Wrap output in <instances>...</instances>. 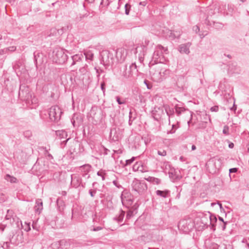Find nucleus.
Here are the masks:
<instances>
[{"label":"nucleus","instance_id":"nucleus-1","mask_svg":"<svg viewBox=\"0 0 249 249\" xmlns=\"http://www.w3.org/2000/svg\"><path fill=\"white\" fill-rule=\"evenodd\" d=\"M168 53L167 47H164L161 45H157L153 53L151 61L149 62L150 67L153 66L155 64H163L166 61V54Z\"/></svg>","mask_w":249,"mask_h":249},{"label":"nucleus","instance_id":"nucleus-2","mask_svg":"<svg viewBox=\"0 0 249 249\" xmlns=\"http://www.w3.org/2000/svg\"><path fill=\"white\" fill-rule=\"evenodd\" d=\"M53 61L61 64L65 63L68 59V56L64 50L62 49H55L53 51Z\"/></svg>","mask_w":249,"mask_h":249},{"label":"nucleus","instance_id":"nucleus-3","mask_svg":"<svg viewBox=\"0 0 249 249\" xmlns=\"http://www.w3.org/2000/svg\"><path fill=\"white\" fill-rule=\"evenodd\" d=\"M62 112L58 106H53L50 108L49 111V118L51 121L58 122L61 118Z\"/></svg>","mask_w":249,"mask_h":249},{"label":"nucleus","instance_id":"nucleus-4","mask_svg":"<svg viewBox=\"0 0 249 249\" xmlns=\"http://www.w3.org/2000/svg\"><path fill=\"white\" fill-rule=\"evenodd\" d=\"M195 224L190 220L182 219L180 220L178 224V228L182 230L184 232H188L190 231Z\"/></svg>","mask_w":249,"mask_h":249},{"label":"nucleus","instance_id":"nucleus-5","mask_svg":"<svg viewBox=\"0 0 249 249\" xmlns=\"http://www.w3.org/2000/svg\"><path fill=\"white\" fill-rule=\"evenodd\" d=\"M18 95L22 100L25 101L29 100L32 97L29 89L25 86L20 87Z\"/></svg>","mask_w":249,"mask_h":249},{"label":"nucleus","instance_id":"nucleus-6","mask_svg":"<svg viewBox=\"0 0 249 249\" xmlns=\"http://www.w3.org/2000/svg\"><path fill=\"white\" fill-rule=\"evenodd\" d=\"M164 105L160 107L156 106L151 112L152 116L155 120L158 121L161 118L163 115H164Z\"/></svg>","mask_w":249,"mask_h":249},{"label":"nucleus","instance_id":"nucleus-7","mask_svg":"<svg viewBox=\"0 0 249 249\" xmlns=\"http://www.w3.org/2000/svg\"><path fill=\"white\" fill-rule=\"evenodd\" d=\"M208 218L209 214H206L205 215L202 216L200 219V223L201 225H200V226H198V223H197L195 225L196 228L197 229L198 231H202L208 228V227L209 226Z\"/></svg>","mask_w":249,"mask_h":249},{"label":"nucleus","instance_id":"nucleus-8","mask_svg":"<svg viewBox=\"0 0 249 249\" xmlns=\"http://www.w3.org/2000/svg\"><path fill=\"white\" fill-rule=\"evenodd\" d=\"M127 54V50L124 48H118L116 52V56L120 62H123Z\"/></svg>","mask_w":249,"mask_h":249},{"label":"nucleus","instance_id":"nucleus-9","mask_svg":"<svg viewBox=\"0 0 249 249\" xmlns=\"http://www.w3.org/2000/svg\"><path fill=\"white\" fill-rule=\"evenodd\" d=\"M132 194L136 196H139L140 192V181L135 178L132 183Z\"/></svg>","mask_w":249,"mask_h":249},{"label":"nucleus","instance_id":"nucleus-10","mask_svg":"<svg viewBox=\"0 0 249 249\" xmlns=\"http://www.w3.org/2000/svg\"><path fill=\"white\" fill-rule=\"evenodd\" d=\"M129 69L131 72V79L134 80L137 79L139 75V72L136 64L135 63H132L129 66Z\"/></svg>","mask_w":249,"mask_h":249},{"label":"nucleus","instance_id":"nucleus-11","mask_svg":"<svg viewBox=\"0 0 249 249\" xmlns=\"http://www.w3.org/2000/svg\"><path fill=\"white\" fill-rule=\"evenodd\" d=\"M175 112L178 116H179L183 113H188L192 116L191 111L184 107H180L178 105H176L174 107Z\"/></svg>","mask_w":249,"mask_h":249},{"label":"nucleus","instance_id":"nucleus-12","mask_svg":"<svg viewBox=\"0 0 249 249\" xmlns=\"http://www.w3.org/2000/svg\"><path fill=\"white\" fill-rule=\"evenodd\" d=\"M191 45V43L188 42L185 44H182L178 47V51L181 53H185L188 54L190 53V47Z\"/></svg>","mask_w":249,"mask_h":249},{"label":"nucleus","instance_id":"nucleus-13","mask_svg":"<svg viewBox=\"0 0 249 249\" xmlns=\"http://www.w3.org/2000/svg\"><path fill=\"white\" fill-rule=\"evenodd\" d=\"M164 110L165 111L166 114L169 117V124L170 123V119L174 117L175 110L174 108H170L167 105H164Z\"/></svg>","mask_w":249,"mask_h":249},{"label":"nucleus","instance_id":"nucleus-14","mask_svg":"<svg viewBox=\"0 0 249 249\" xmlns=\"http://www.w3.org/2000/svg\"><path fill=\"white\" fill-rule=\"evenodd\" d=\"M181 35V31L169 30L168 32V37L172 40L178 38Z\"/></svg>","mask_w":249,"mask_h":249},{"label":"nucleus","instance_id":"nucleus-15","mask_svg":"<svg viewBox=\"0 0 249 249\" xmlns=\"http://www.w3.org/2000/svg\"><path fill=\"white\" fill-rule=\"evenodd\" d=\"M209 226L211 225L212 229L213 231L215 230V223L217 221V218L215 215H212L211 213H209Z\"/></svg>","mask_w":249,"mask_h":249},{"label":"nucleus","instance_id":"nucleus-16","mask_svg":"<svg viewBox=\"0 0 249 249\" xmlns=\"http://www.w3.org/2000/svg\"><path fill=\"white\" fill-rule=\"evenodd\" d=\"M109 53L107 51H103L101 53L102 61L104 63L108 64L109 63Z\"/></svg>","mask_w":249,"mask_h":249},{"label":"nucleus","instance_id":"nucleus-17","mask_svg":"<svg viewBox=\"0 0 249 249\" xmlns=\"http://www.w3.org/2000/svg\"><path fill=\"white\" fill-rule=\"evenodd\" d=\"M35 211L36 213L40 214L43 209V203L41 200L36 201V205L34 207Z\"/></svg>","mask_w":249,"mask_h":249},{"label":"nucleus","instance_id":"nucleus-18","mask_svg":"<svg viewBox=\"0 0 249 249\" xmlns=\"http://www.w3.org/2000/svg\"><path fill=\"white\" fill-rule=\"evenodd\" d=\"M83 57V55L81 53L76 54L75 55H73L71 57L72 60V63L71 64V66L75 65L77 62H79V61H81Z\"/></svg>","mask_w":249,"mask_h":249},{"label":"nucleus","instance_id":"nucleus-19","mask_svg":"<svg viewBox=\"0 0 249 249\" xmlns=\"http://www.w3.org/2000/svg\"><path fill=\"white\" fill-rule=\"evenodd\" d=\"M170 191L169 190H166L164 191L161 190H157L156 191L157 195L160 196L161 197L166 198L169 195Z\"/></svg>","mask_w":249,"mask_h":249},{"label":"nucleus","instance_id":"nucleus-20","mask_svg":"<svg viewBox=\"0 0 249 249\" xmlns=\"http://www.w3.org/2000/svg\"><path fill=\"white\" fill-rule=\"evenodd\" d=\"M158 68H160V71H159L158 72L161 77L166 76L170 74V71L169 70L165 68H162L160 66H158Z\"/></svg>","mask_w":249,"mask_h":249},{"label":"nucleus","instance_id":"nucleus-21","mask_svg":"<svg viewBox=\"0 0 249 249\" xmlns=\"http://www.w3.org/2000/svg\"><path fill=\"white\" fill-rule=\"evenodd\" d=\"M122 75L125 78H131V72L130 69L127 71L126 66L125 65L123 68V71L122 73Z\"/></svg>","mask_w":249,"mask_h":249},{"label":"nucleus","instance_id":"nucleus-22","mask_svg":"<svg viewBox=\"0 0 249 249\" xmlns=\"http://www.w3.org/2000/svg\"><path fill=\"white\" fill-rule=\"evenodd\" d=\"M4 179L6 180L7 181H9L12 183H17L18 180L17 178L13 176H11L9 174H7L4 177Z\"/></svg>","mask_w":249,"mask_h":249},{"label":"nucleus","instance_id":"nucleus-23","mask_svg":"<svg viewBox=\"0 0 249 249\" xmlns=\"http://www.w3.org/2000/svg\"><path fill=\"white\" fill-rule=\"evenodd\" d=\"M149 42H149V40H145V41H144V44H143L142 45H141V48L142 50V52H143V55H145L144 53H146L147 51L149 49L148 45H149Z\"/></svg>","mask_w":249,"mask_h":249},{"label":"nucleus","instance_id":"nucleus-24","mask_svg":"<svg viewBox=\"0 0 249 249\" xmlns=\"http://www.w3.org/2000/svg\"><path fill=\"white\" fill-rule=\"evenodd\" d=\"M84 55H85V57L86 59L89 60H92L93 57H94V54L92 52V51L89 50L86 51L84 53Z\"/></svg>","mask_w":249,"mask_h":249},{"label":"nucleus","instance_id":"nucleus-25","mask_svg":"<svg viewBox=\"0 0 249 249\" xmlns=\"http://www.w3.org/2000/svg\"><path fill=\"white\" fill-rule=\"evenodd\" d=\"M135 207V209L132 211H129L126 216V218L127 219L130 218L131 216L133 214V213H137V211H136V209L139 207V205L136 204L133 206V208Z\"/></svg>","mask_w":249,"mask_h":249},{"label":"nucleus","instance_id":"nucleus-26","mask_svg":"<svg viewBox=\"0 0 249 249\" xmlns=\"http://www.w3.org/2000/svg\"><path fill=\"white\" fill-rule=\"evenodd\" d=\"M14 212L12 210H8L7 211V214L5 216V219L6 220H11V219H13V220H14Z\"/></svg>","mask_w":249,"mask_h":249},{"label":"nucleus","instance_id":"nucleus-27","mask_svg":"<svg viewBox=\"0 0 249 249\" xmlns=\"http://www.w3.org/2000/svg\"><path fill=\"white\" fill-rule=\"evenodd\" d=\"M125 214V212L121 210L120 211V213L118 215V216H116L114 218V219L118 221V222H121L123 221L124 216Z\"/></svg>","mask_w":249,"mask_h":249},{"label":"nucleus","instance_id":"nucleus-28","mask_svg":"<svg viewBox=\"0 0 249 249\" xmlns=\"http://www.w3.org/2000/svg\"><path fill=\"white\" fill-rule=\"evenodd\" d=\"M56 135L59 137L60 139L64 138L65 136H67V133L64 130H58L56 131Z\"/></svg>","mask_w":249,"mask_h":249},{"label":"nucleus","instance_id":"nucleus-29","mask_svg":"<svg viewBox=\"0 0 249 249\" xmlns=\"http://www.w3.org/2000/svg\"><path fill=\"white\" fill-rule=\"evenodd\" d=\"M66 244H68L66 240H61L56 243V245L58 244L59 246V247H58V248H60L61 249H63L65 248Z\"/></svg>","mask_w":249,"mask_h":249},{"label":"nucleus","instance_id":"nucleus-30","mask_svg":"<svg viewBox=\"0 0 249 249\" xmlns=\"http://www.w3.org/2000/svg\"><path fill=\"white\" fill-rule=\"evenodd\" d=\"M91 166L89 164H85L81 167V170L84 172H89L90 170Z\"/></svg>","mask_w":249,"mask_h":249},{"label":"nucleus","instance_id":"nucleus-31","mask_svg":"<svg viewBox=\"0 0 249 249\" xmlns=\"http://www.w3.org/2000/svg\"><path fill=\"white\" fill-rule=\"evenodd\" d=\"M178 127V126L176 124H173L172 125V128L170 130L168 131L167 133L170 134H174L175 133L176 130Z\"/></svg>","mask_w":249,"mask_h":249},{"label":"nucleus","instance_id":"nucleus-32","mask_svg":"<svg viewBox=\"0 0 249 249\" xmlns=\"http://www.w3.org/2000/svg\"><path fill=\"white\" fill-rule=\"evenodd\" d=\"M22 229L26 231H28L31 230L30 223L25 222L24 224L22 225Z\"/></svg>","mask_w":249,"mask_h":249},{"label":"nucleus","instance_id":"nucleus-33","mask_svg":"<svg viewBox=\"0 0 249 249\" xmlns=\"http://www.w3.org/2000/svg\"><path fill=\"white\" fill-rule=\"evenodd\" d=\"M110 3L109 0H102L100 3V6L104 7L109 5Z\"/></svg>","mask_w":249,"mask_h":249},{"label":"nucleus","instance_id":"nucleus-34","mask_svg":"<svg viewBox=\"0 0 249 249\" xmlns=\"http://www.w3.org/2000/svg\"><path fill=\"white\" fill-rule=\"evenodd\" d=\"M140 167V163L136 162L135 164L133 166L132 170L134 172L138 171L139 168Z\"/></svg>","mask_w":249,"mask_h":249},{"label":"nucleus","instance_id":"nucleus-35","mask_svg":"<svg viewBox=\"0 0 249 249\" xmlns=\"http://www.w3.org/2000/svg\"><path fill=\"white\" fill-rule=\"evenodd\" d=\"M44 81L43 79H39L38 80L36 86L38 88H42L44 84Z\"/></svg>","mask_w":249,"mask_h":249},{"label":"nucleus","instance_id":"nucleus-36","mask_svg":"<svg viewBox=\"0 0 249 249\" xmlns=\"http://www.w3.org/2000/svg\"><path fill=\"white\" fill-rule=\"evenodd\" d=\"M222 132L225 135H229L230 134L229 127L227 125H224Z\"/></svg>","mask_w":249,"mask_h":249},{"label":"nucleus","instance_id":"nucleus-37","mask_svg":"<svg viewBox=\"0 0 249 249\" xmlns=\"http://www.w3.org/2000/svg\"><path fill=\"white\" fill-rule=\"evenodd\" d=\"M237 171H238V168H232L230 169V170H229V176H230L231 179V173H236L237 172Z\"/></svg>","mask_w":249,"mask_h":249},{"label":"nucleus","instance_id":"nucleus-38","mask_svg":"<svg viewBox=\"0 0 249 249\" xmlns=\"http://www.w3.org/2000/svg\"><path fill=\"white\" fill-rule=\"evenodd\" d=\"M130 9V5L129 4L126 3L125 5V13L126 15H128L129 14Z\"/></svg>","mask_w":249,"mask_h":249},{"label":"nucleus","instance_id":"nucleus-39","mask_svg":"<svg viewBox=\"0 0 249 249\" xmlns=\"http://www.w3.org/2000/svg\"><path fill=\"white\" fill-rule=\"evenodd\" d=\"M144 84L146 86L148 89H151L152 87L151 83L147 80H144Z\"/></svg>","mask_w":249,"mask_h":249},{"label":"nucleus","instance_id":"nucleus-40","mask_svg":"<svg viewBox=\"0 0 249 249\" xmlns=\"http://www.w3.org/2000/svg\"><path fill=\"white\" fill-rule=\"evenodd\" d=\"M24 135L25 137L29 138L32 136V132L29 130L26 131L24 132Z\"/></svg>","mask_w":249,"mask_h":249},{"label":"nucleus","instance_id":"nucleus-41","mask_svg":"<svg viewBox=\"0 0 249 249\" xmlns=\"http://www.w3.org/2000/svg\"><path fill=\"white\" fill-rule=\"evenodd\" d=\"M116 101L119 105L124 104L125 103V101L124 100H121V98L119 96L116 97Z\"/></svg>","mask_w":249,"mask_h":249},{"label":"nucleus","instance_id":"nucleus-42","mask_svg":"<svg viewBox=\"0 0 249 249\" xmlns=\"http://www.w3.org/2000/svg\"><path fill=\"white\" fill-rule=\"evenodd\" d=\"M103 229V228L101 226H98V227H93L92 229H90V231H96L101 230Z\"/></svg>","mask_w":249,"mask_h":249},{"label":"nucleus","instance_id":"nucleus-43","mask_svg":"<svg viewBox=\"0 0 249 249\" xmlns=\"http://www.w3.org/2000/svg\"><path fill=\"white\" fill-rule=\"evenodd\" d=\"M218 109L219 107L217 106H213L210 108L211 111L212 112H217Z\"/></svg>","mask_w":249,"mask_h":249},{"label":"nucleus","instance_id":"nucleus-44","mask_svg":"<svg viewBox=\"0 0 249 249\" xmlns=\"http://www.w3.org/2000/svg\"><path fill=\"white\" fill-rule=\"evenodd\" d=\"M158 153L159 155L160 156H165L166 155V151L163 150H159L158 151Z\"/></svg>","mask_w":249,"mask_h":249},{"label":"nucleus","instance_id":"nucleus-45","mask_svg":"<svg viewBox=\"0 0 249 249\" xmlns=\"http://www.w3.org/2000/svg\"><path fill=\"white\" fill-rule=\"evenodd\" d=\"M219 246L214 243H212L210 249H218Z\"/></svg>","mask_w":249,"mask_h":249},{"label":"nucleus","instance_id":"nucleus-46","mask_svg":"<svg viewBox=\"0 0 249 249\" xmlns=\"http://www.w3.org/2000/svg\"><path fill=\"white\" fill-rule=\"evenodd\" d=\"M7 48V50L8 51V52H14L15 51H16V46H11V47H8V48Z\"/></svg>","mask_w":249,"mask_h":249},{"label":"nucleus","instance_id":"nucleus-47","mask_svg":"<svg viewBox=\"0 0 249 249\" xmlns=\"http://www.w3.org/2000/svg\"><path fill=\"white\" fill-rule=\"evenodd\" d=\"M89 193L91 197H94L96 193V190H89Z\"/></svg>","mask_w":249,"mask_h":249},{"label":"nucleus","instance_id":"nucleus-48","mask_svg":"<svg viewBox=\"0 0 249 249\" xmlns=\"http://www.w3.org/2000/svg\"><path fill=\"white\" fill-rule=\"evenodd\" d=\"M135 159V157H132L131 159L127 160H126V165H128L131 164L133 161H134Z\"/></svg>","mask_w":249,"mask_h":249},{"label":"nucleus","instance_id":"nucleus-49","mask_svg":"<svg viewBox=\"0 0 249 249\" xmlns=\"http://www.w3.org/2000/svg\"><path fill=\"white\" fill-rule=\"evenodd\" d=\"M9 245L8 242H4L3 245L1 246L2 249H7L9 247Z\"/></svg>","mask_w":249,"mask_h":249},{"label":"nucleus","instance_id":"nucleus-50","mask_svg":"<svg viewBox=\"0 0 249 249\" xmlns=\"http://www.w3.org/2000/svg\"><path fill=\"white\" fill-rule=\"evenodd\" d=\"M8 53V51H7L6 48L0 50V54H5V53Z\"/></svg>","mask_w":249,"mask_h":249},{"label":"nucleus","instance_id":"nucleus-51","mask_svg":"<svg viewBox=\"0 0 249 249\" xmlns=\"http://www.w3.org/2000/svg\"><path fill=\"white\" fill-rule=\"evenodd\" d=\"M226 141H227V142H228V143H229V145H228V146H229V147L230 148H231H231H233L234 147V143H233V142H230V141H229V140H226Z\"/></svg>","mask_w":249,"mask_h":249},{"label":"nucleus","instance_id":"nucleus-52","mask_svg":"<svg viewBox=\"0 0 249 249\" xmlns=\"http://www.w3.org/2000/svg\"><path fill=\"white\" fill-rule=\"evenodd\" d=\"M97 174L98 176H101L102 177L103 180L105 179L104 174L102 172L99 171L97 172Z\"/></svg>","mask_w":249,"mask_h":249},{"label":"nucleus","instance_id":"nucleus-53","mask_svg":"<svg viewBox=\"0 0 249 249\" xmlns=\"http://www.w3.org/2000/svg\"><path fill=\"white\" fill-rule=\"evenodd\" d=\"M193 30L194 32L197 33L199 31V27L197 25L193 27Z\"/></svg>","mask_w":249,"mask_h":249},{"label":"nucleus","instance_id":"nucleus-54","mask_svg":"<svg viewBox=\"0 0 249 249\" xmlns=\"http://www.w3.org/2000/svg\"><path fill=\"white\" fill-rule=\"evenodd\" d=\"M242 242L243 243H245L248 248H249V242L248 241L247 239L244 238L242 240Z\"/></svg>","mask_w":249,"mask_h":249},{"label":"nucleus","instance_id":"nucleus-55","mask_svg":"<svg viewBox=\"0 0 249 249\" xmlns=\"http://www.w3.org/2000/svg\"><path fill=\"white\" fill-rule=\"evenodd\" d=\"M113 183L115 186H116L118 188H119L121 187V186L120 184H119L117 180H114L113 181Z\"/></svg>","mask_w":249,"mask_h":249},{"label":"nucleus","instance_id":"nucleus-56","mask_svg":"<svg viewBox=\"0 0 249 249\" xmlns=\"http://www.w3.org/2000/svg\"><path fill=\"white\" fill-rule=\"evenodd\" d=\"M227 223V222H224V223H223V225L222 226V229L223 231L225 230Z\"/></svg>","mask_w":249,"mask_h":249},{"label":"nucleus","instance_id":"nucleus-57","mask_svg":"<svg viewBox=\"0 0 249 249\" xmlns=\"http://www.w3.org/2000/svg\"><path fill=\"white\" fill-rule=\"evenodd\" d=\"M105 83H102L101 84V89H102V90H103V92H104L105 90Z\"/></svg>","mask_w":249,"mask_h":249},{"label":"nucleus","instance_id":"nucleus-58","mask_svg":"<svg viewBox=\"0 0 249 249\" xmlns=\"http://www.w3.org/2000/svg\"><path fill=\"white\" fill-rule=\"evenodd\" d=\"M231 110H234V111H235L236 110V106H235V105L234 104H233V106H232V107H231Z\"/></svg>","mask_w":249,"mask_h":249},{"label":"nucleus","instance_id":"nucleus-59","mask_svg":"<svg viewBox=\"0 0 249 249\" xmlns=\"http://www.w3.org/2000/svg\"><path fill=\"white\" fill-rule=\"evenodd\" d=\"M218 204L219 206V208H220V211H224V208L222 207V204L219 203V202H218Z\"/></svg>","mask_w":249,"mask_h":249},{"label":"nucleus","instance_id":"nucleus-60","mask_svg":"<svg viewBox=\"0 0 249 249\" xmlns=\"http://www.w3.org/2000/svg\"><path fill=\"white\" fill-rule=\"evenodd\" d=\"M121 200H122V204L123 205H124V201H125V200H124V199L123 197V194H122V195H121Z\"/></svg>","mask_w":249,"mask_h":249},{"label":"nucleus","instance_id":"nucleus-61","mask_svg":"<svg viewBox=\"0 0 249 249\" xmlns=\"http://www.w3.org/2000/svg\"><path fill=\"white\" fill-rule=\"evenodd\" d=\"M218 219H219V221H220L222 222L223 223H224V222H225V221H224L223 218L222 217L219 216Z\"/></svg>","mask_w":249,"mask_h":249},{"label":"nucleus","instance_id":"nucleus-62","mask_svg":"<svg viewBox=\"0 0 249 249\" xmlns=\"http://www.w3.org/2000/svg\"><path fill=\"white\" fill-rule=\"evenodd\" d=\"M191 149L192 150H195L196 149V146L195 145H192Z\"/></svg>","mask_w":249,"mask_h":249},{"label":"nucleus","instance_id":"nucleus-63","mask_svg":"<svg viewBox=\"0 0 249 249\" xmlns=\"http://www.w3.org/2000/svg\"><path fill=\"white\" fill-rule=\"evenodd\" d=\"M111 204H112V202H109L108 203V207H109L110 208H112V206L111 205Z\"/></svg>","mask_w":249,"mask_h":249},{"label":"nucleus","instance_id":"nucleus-64","mask_svg":"<svg viewBox=\"0 0 249 249\" xmlns=\"http://www.w3.org/2000/svg\"><path fill=\"white\" fill-rule=\"evenodd\" d=\"M48 157L49 158H51V159H53V157L52 156V155L49 153H48Z\"/></svg>","mask_w":249,"mask_h":249}]
</instances>
